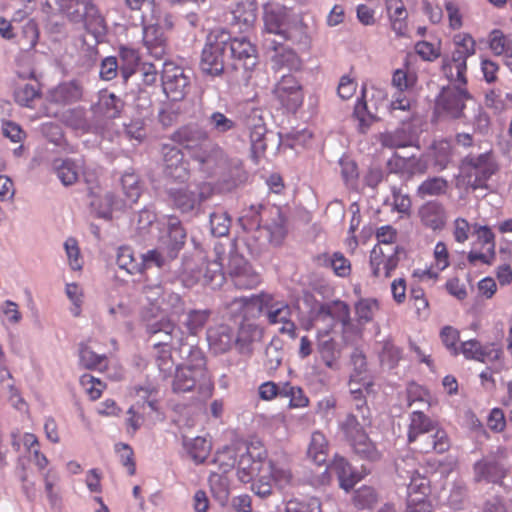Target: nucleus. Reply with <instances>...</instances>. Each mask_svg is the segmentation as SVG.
<instances>
[{
  "instance_id": "49530a36",
  "label": "nucleus",
  "mask_w": 512,
  "mask_h": 512,
  "mask_svg": "<svg viewBox=\"0 0 512 512\" xmlns=\"http://www.w3.org/2000/svg\"><path fill=\"white\" fill-rule=\"evenodd\" d=\"M79 364L88 370L103 369L107 366V358L104 354L95 353L88 345H79Z\"/></svg>"
},
{
  "instance_id": "c9c22d12",
  "label": "nucleus",
  "mask_w": 512,
  "mask_h": 512,
  "mask_svg": "<svg viewBox=\"0 0 512 512\" xmlns=\"http://www.w3.org/2000/svg\"><path fill=\"white\" fill-rule=\"evenodd\" d=\"M328 334L329 330H325L323 333L319 332L318 351L325 365L329 368H333L341 355V350L336 341L328 337Z\"/></svg>"
},
{
  "instance_id": "c03bdc74",
  "label": "nucleus",
  "mask_w": 512,
  "mask_h": 512,
  "mask_svg": "<svg viewBox=\"0 0 512 512\" xmlns=\"http://www.w3.org/2000/svg\"><path fill=\"white\" fill-rule=\"evenodd\" d=\"M353 451L362 459L376 461L380 458V452L375 444L368 438L367 434H360L356 438L349 441Z\"/></svg>"
},
{
  "instance_id": "0e129e2a",
  "label": "nucleus",
  "mask_w": 512,
  "mask_h": 512,
  "mask_svg": "<svg viewBox=\"0 0 512 512\" xmlns=\"http://www.w3.org/2000/svg\"><path fill=\"white\" fill-rule=\"evenodd\" d=\"M285 512H322L321 502L316 497L293 499L286 503Z\"/></svg>"
},
{
  "instance_id": "6e6d98bb",
  "label": "nucleus",
  "mask_w": 512,
  "mask_h": 512,
  "mask_svg": "<svg viewBox=\"0 0 512 512\" xmlns=\"http://www.w3.org/2000/svg\"><path fill=\"white\" fill-rule=\"evenodd\" d=\"M116 263L121 270L133 275L141 273L140 261L134 258L133 250L130 247L123 246L118 248Z\"/></svg>"
},
{
  "instance_id": "f704fd0d",
  "label": "nucleus",
  "mask_w": 512,
  "mask_h": 512,
  "mask_svg": "<svg viewBox=\"0 0 512 512\" xmlns=\"http://www.w3.org/2000/svg\"><path fill=\"white\" fill-rule=\"evenodd\" d=\"M82 165L72 159H55L53 169L63 185H73L79 177Z\"/></svg>"
},
{
  "instance_id": "ea45409f",
  "label": "nucleus",
  "mask_w": 512,
  "mask_h": 512,
  "mask_svg": "<svg viewBox=\"0 0 512 512\" xmlns=\"http://www.w3.org/2000/svg\"><path fill=\"white\" fill-rule=\"evenodd\" d=\"M436 429L439 427L427 415L421 411H414L410 416L408 442L414 443L422 433L432 432Z\"/></svg>"
},
{
  "instance_id": "412c9836",
  "label": "nucleus",
  "mask_w": 512,
  "mask_h": 512,
  "mask_svg": "<svg viewBox=\"0 0 512 512\" xmlns=\"http://www.w3.org/2000/svg\"><path fill=\"white\" fill-rule=\"evenodd\" d=\"M136 395L139 399L143 400V404L140 405L138 402L135 405H132L128 410L129 417L126 420L128 426V432L135 433L141 426L143 417L140 413L141 408H144V405L147 404L151 410H156V401L150 399L151 395L156 392V389L152 385L147 386H139L135 387Z\"/></svg>"
},
{
  "instance_id": "a19ab883",
  "label": "nucleus",
  "mask_w": 512,
  "mask_h": 512,
  "mask_svg": "<svg viewBox=\"0 0 512 512\" xmlns=\"http://www.w3.org/2000/svg\"><path fill=\"white\" fill-rule=\"evenodd\" d=\"M176 256H171V253L167 250L160 248L150 249L147 252L141 254V273L152 267L163 268Z\"/></svg>"
},
{
  "instance_id": "4be33fe9",
  "label": "nucleus",
  "mask_w": 512,
  "mask_h": 512,
  "mask_svg": "<svg viewBox=\"0 0 512 512\" xmlns=\"http://www.w3.org/2000/svg\"><path fill=\"white\" fill-rule=\"evenodd\" d=\"M264 46L267 50L275 54L271 57L272 62L277 67H287L289 70H298L301 62L295 51L283 47V42L276 38L266 37Z\"/></svg>"
},
{
  "instance_id": "423d86ee",
  "label": "nucleus",
  "mask_w": 512,
  "mask_h": 512,
  "mask_svg": "<svg viewBox=\"0 0 512 512\" xmlns=\"http://www.w3.org/2000/svg\"><path fill=\"white\" fill-rule=\"evenodd\" d=\"M229 33L225 30L213 31L207 37L202 49L200 69L204 74L220 76L224 72L226 59L228 58V46L226 41Z\"/></svg>"
},
{
  "instance_id": "0eeeda50",
  "label": "nucleus",
  "mask_w": 512,
  "mask_h": 512,
  "mask_svg": "<svg viewBox=\"0 0 512 512\" xmlns=\"http://www.w3.org/2000/svg\"><path fill=\"white\" fill-rule=\"evenodd\" d=\"M461 169L472 190L487 189V181L496 173L498 167L490 152L479 155L468 154L461 162Z\"/></svg>"
},
{
  "instance_id": "13d9d810",
  "label": "nucleus",
  "mask_w": 512,
  "mask_h": 512,
  "mask_svg": "<svg viewBox=\"0 0 512 512\" xmlns=\"http://www.w3.org/2000/svg\"><path fill=\"white\" fill-rule=\"evenodd\" d=\"M419 464L413 455L406 454L395 461V468L398 478L401 480L399 484H406L409 477H413L418 472Z\"/></svg>"
},
{
  "instance_id": "473e14b6",
  "label": "nucleus",
  "mask_w": 512,
  "mask_h": 512,
  "mask_svg": "<svg viewBox=\"0 0 512 512\" xmlns=\"http://www.w3.org/2000/svg\"><path fill=\"white\" fill-rule=\"evenodd\" d=\"M380 142L383 147L397 149L413 146L416 142V137L410 127L403 125L392 132L383 133L380 137Z\"/></svg>"
},
{
  "instance_id": "5701e85b",
  "label": "nucleus",
  "mask_w": 512,
  "mask_h": 512,
  "mask_svg": "<svg viewBox=\"0 0 512 512\" xmlns=\"http://www.w3.org/2000/svg\"><path fill=\"white\" fill-rule=\"evenodd\" d=\"M416 443L417 449L423 453L435 452L441 454L450 448V439L446 431L441 428L422 433L417 437Z\"/></svg>"
},
{
  "instance_id": "393cba45",
  "label": "nucleus",
  "mask_w": 512,
  "mask_h": 512,
  "mask_svg": "<svg viewBox=\"0 0 512 512\" xmlns=\"http://www.w3.org/2000/svg\"><path fill=\"white\" fill-rule=\"evenodd\" d=\"M207 340L214 353L222 354L235 345V334L228 325H219L207 331Z\"/></svg>"
},
{
  "instance_id": "8fccbe9b",
  "label": "nucleus",
  "mask_w": 512,
  "mask_h": 512,
  "mask_svg": "<svg viewBox=\"0 0 512 512\" xmlns=\"http://www.w3.org/2000/svg\"><path fill=\"white\" fill-rule=\"evenodd\" d=\"M157 310L166 316L178 318L185 312V303L180 295L167 290Z\"/></svg>"
},
{
  "instance_id": "a878e982",
  "label": "nucleus",
  "mask_w": 512,
  "mask_h": 512,
  "mask_svg": "<svg viewBox=\"0 0 512 512\" xmlns=\"http://www.w3.org/2000/svg\"><path fill=\"white\" fill-rule=\"evenodd\" d=\"M124 108V102L114 93L101 91L98 102L92 106L95 114L101 115L107 119H115L120 116Z\"/></svg>"
},
{
  "instance_id": "de8ad7c7",
  "label": "nucleus",
  "mask_w": 512,
  "mask_h": 512,
  "mask_svg": "<svg viewBox=\"0 0 512 512\" xmlns=\"http://www.w3.org/2000/svg\"><path fill=\"white\" fill-rule=\"evenodd\" d=\"M396 237L397 232L392 226H381L376 231L378 243L374 247H380L387 254H393L394 251L402 252L403 249L395 243Z\"/></svg>"
},
{
  "instance_id": "4c0bfd02",
  "label": "nucleus",
  "mask_w": 512,
  "mask_h": 512,
  "mask_svg": "<svg viewBox=\"0 0 512 512\" xmlns=\"http://www.w3.org/2000/svg\"><path fill=\"white\" fill-rule=\"evenodd\" d=\"M120 56V76L123 84L127 85L129 80L136 74L139 65V56L136 50L127 47H121Z\"/></svg>"
},
{
  "instance_id": "f3484780",
  "label": "nucleus",
  "mask_w": 512,
  "mask_h": 512,
  "mask_svg": "<svg viewBox=\"0 0 512 512\" xmlns=\"http://www.w3.org/2000/svg\"><path fill=\"white\" fill-rule=\"evenodd\" d=\"M161 152L165 176L178 182L186 181L189 178V168L181 150L165 144L162 146Z\"/></svg>"
},
{
  "instance_id": "cd10ccee",
  "label": "nucleus",
  "mask_w": 512,
  "mask_h": 512,
  "mask_svg": "<svg viewBox=\"0 0 512 512\" xmlns=\"http://www.w3.org/2000/svg\"><path fill=\"white\" fill-rule=\"evenodd\" d=\"M233 23L241 30L253 27L257 20V3L255 0H237L232 9Z\"/></svg>"
},
{
  "instance_id": "6ab92c4d",
  "label": "nucleus",
  "mask_w": 512,
  "mask_h": 512,
  "mask_svg": "<svg viewBox=\"0 0 512 512\" xmlns=\"http://www.w3.org/2000/svg\"><path fill=\"white\" fill-rule=\"evenodd\" d=\"M400 251L387 254L380 247H373L370 252V267L373 276L389 278L400 261Z\"/></svg>"
},
{
  "instance_id": "2f4dec72",
  "label": "nucleus",
  "mask_w": 512,
  "mask_h": 512,
  "mask_svg": "<svg viewBox=\"0 0 512 512\" xmlns=\"http://www.w3.org/2000/svg\"><path fill=\"white\" fill-rule=\"evenodd\" d=\"M268 298L266 303L257 307V314L265 312L269 323L277 324L291 318V308L284 302L274 301L270 294L264 293Z\"/></svg>"
},
{
  "instance_id": "3c124183",
  "label": "nucleus",
  "mask_w": 512,
  "mask_h": 512,
  "mask_svg": "<svg viewBox=\"0 0 512 512\" xmlns=\"http://www.w3.org/2000/svg\"><path fill=\"white\" fill-rule=\"evenodd\" d=\"M210 315L211 311L208 309L190 310L182 324L189 335L195 336L205 327Z\"/></svg>"
},
{
  "instance_id": "79ce46f5",
  "label": "nucleus",
  "mask_w": 512,
  "mask_h": 512,
  "mask_svg": "<svg viewBox=\"0 0 512 512\" xmlns=\"http://www.w3.org/2000/svg\"><path fill=\"white\" fill-rule=\"evenodd\" d=\"M389 165L396 170L406 172L410 175L422 174L426 171V163L420 158L411 155L409 157H401L397 153L389 161Z\"/></svg>"
},
{
  "instance_id": "9d476101",
  "label": "nucleus",
  "mask_w": 512,
  "mask_h": 512,
  "mask_svg": "<svg viewBox=\"0 0 512 512\" xmlns=\"http://www.w3.org/2000/svg\"><path fill=\"white\" fill-rule=\"evenodd\" d=\"M162 86L172 101L183 100L190 90L191 76L182 67L165 63L162 71Z\"/></svg>"
},
{
  "instance_id": "774afa93",
  "label": "nucleus",
  "mask_w": 512,
  "mask_h": 512,
  "mask_svg": "<svg viewBox=\"0 0 512 512\" xmlns=\"http://www.w3.org/2000/svg\"><path fill=\"white\" fill-rule=\"evenodd\" d=\"M40 96V90L37 84L26 83L18 86L14 91L15 101L26 107H30L32 101Z\"/></svg>"
},
{
  "instance_id": "dca6fc26",
  "label": "nucleus",
  "mask_w": 512,
  "mask_h": 512,
  "mask_svg": "<svg viewBox=\"0 0 512 512\" xmlns=\"http://www.w3.org/2000/svg\"><path fill=\"white\" fill-rule=\"evenodd\" d=\"M228 57L235 61L234 67L252 70L258 63L257 49L246 37L231 38L228 41Z\"/></svg>"
},
{
  "instance_id": "09e8293b",
  "label": "nucleus",
  "mask_w": 512,
  "mask_h": 512,
  "mask_svg": "<svg viewBox=\"0 0 512 512\" xmlns=\"http://www.w3.org/2000/svg\"><path fill=\"white\" fill-rule=\"evenodd\" d=\"M92 205L97 209L99 217L110 218L113 210H122L127 207L124 200L118 199L113 192H106L99 203L93 202Z\"/></svg>"
},
{
  "instance_id": "bb28decb",
  "label": "nucleus",
  "mask_w": 512,
  "mask_h": 512,
  "mask_svg": "<svg viewBox=\"0 0 512 512\" xmlns=\"http://www.w3.org/2000/svg\"><path fill=\"white\" fill-rule=\"evenodd\" d=\"M81 23H83L85 30L91 34L97 42L103 41L107 34L108 26L105 17L94 2L85 13V17H83Z\"/></svg>"
},
{
  "instance_id": "58836bf2",
  "label": "nucleus",
  "mask_w": 512,
  "mask_h": 512,
  "mask_svg": "<svg viewBox=\"0 0 512 512\" xmlns=\"http://www.w3.org/2000/svg\"><path fill=\"white\" fill-rule=\"evenodd\" d=\"M248 128L250 130L251 147L255 154H262L267 148V129L261 117L250 119Z\"/></svg>"
},
{
  "instance_id": "37998d69",
  "label": "nucleus",
  "mask_w": 512,
  "mask_h": 512,
  "mask_svg": "<svg viewBox=\"0 0 512 512\" xmlns=\"http://www.w3.org/2000/svg\"><path fill=\"white\" fill-rule=\"evenodd\" d=\"M267 475L272 482L279 488H285L293 482V475L287 463L278 461H269L267 466Z\"/></svg>"
},
{
  "instance_id": "a211bd4d",
  "label": "nucleus",
  "mask_w": 512,
  "mask_h": 512,
  "mask_svg": "<svg viewBox=\"0 0 512 512\" xmlns=\"http://www.w3.org/2000/svg\"><path fill=\"white\" fill-rule=\"evenodd\" d=\"M274 94L288 111H296L303 102L299 82L292 75H283L274 88Z\"/></svg>"
},
{
  "instance_id": "f03ea898",
  "label": "nucleus",
  "mask_w": 512,
  "mask_h": 512,
  "mask_svg": "<svg viewBox=\"0 0 512 512\" xmlns=\"http://www.w3.org/2000/svg\"><path fill=\"white\" fill-rule=\"evenodd\" d=\"M171 140L186 150L201 170L211 172L224 161V152L214 143L209 132L198 125H185L177 129Z\"/></svg>"
},
{
  "instance_id": "4d7b16f0",
  "label": "nucleus",
  "mask_w": 512,
  "mask_h": 512,
  "mask_svg": "<svg viewBox=\"0 0 512 512\" xmlns=\"http://www.w3.org/2000/svg\"><path fill=\"white\" fill-rule=\"evenodd\" d=\"M408 498L418 496L420 499H426L430 492L429 480L418 472L409 477L406 484Z\"/></svg>"
},
{
  "instance_id": "20e7f679",
  "label": "nucleus",
  "mask_w": 512,
  "mask_h": 512,
  "mask_svg": "<svg viewBox=\"0 0 512 512\" xmlns=\"http://www.w3.org/2000/svg\"><path fill=\"white\" fill-rule=\"evenodd\" d=\"M191 356L196 360L195 364H187L176 368L172 382L174 393H186L194 388L198 389L199 394L206 398L212 393V382L206 369V362L203 354L198 349L189 346Z\"/></svg>"
},
{
  "instance_id": "bf43d9fd",
  "label": "nucleus",
  "mask_w": 512,
  "mask_h": 512,
  "mask_svg": "<svg viewBox=\"0 0 512 512\" xmlns=\"http://www.w3.org/2000/svg\"><path fill=\"white\" fill-rule=\"evenodd\" d=\"M448 182L442 177H433L425 180L417 189V194L421 198L427 196H438L446 192Z\"/></svg>"
},
{
  "instance_id": "7ed1b4c3",
  "label": "nucleus",
  "mask_w": 512,
  "mask_h": 512,
  "mask_svg": "<svg viewBox=\"0 0 512 512\" xmlns=\"http://www.w3.org/2000/svg\"><path fill=\"white\" fill-rule=\"evenodd\" d=\"M264 27L267 34H273L279 41H290L301 50H308L311 37L308 26L300 15L293 13L285 6L268 3L264 6Z\"/></svg>"
},
{
  "instance_id": "864d4df0",
  "label": "nucleus",
  "mask_w": 512,
  "mask_h": 512,
  "mask_svg": "<svg viewBox=\"0 0 512 512\" xmlns=\"http://www.w3.org/2000/svg\"><path fill=\"white\" fill-rule=\"evenodd\" d=\"M209 225L213 236L223 237L229 233L231 218L226 211L219 209L209 215Z\"/></svg>"
},
{
  "instance_id": "69168bd1",
  "label": "nucleus",
  "mask_w": 512,
  "mask_h": 512,
  "mask_svg": "<svg viewBox=\"0 0 512 512\" xmlns=\"http://www.w3.org/2000/svg\"><path fill=\"white\" fill-rule=\"evenodd\" d=\"M378 310V303L375 299H361L355 304V313L357 321L360 324H366L373 320L375 312Z\"/></svg>"
},
{
  "instance_id": "e2e57ef3",
  "label": "nucleus",
  "mask_w": 512,
  "mask_h": 512,
  "mask_svg": "<svg viewBox=\"0 0 512 512\" xmlns=\"http://www.w3.org/2000/svg\"><path fill=\"white\" fill-rule=\"evenodd\" d=\"M226 272L223 271V264L218 261L208 263L204 279L205 283L213 289L220 288L226 280Z\"/></svg>"
},
{
  "instance_id": "9b49d317",
  "label": "nucleus",
  "mask_w": 512,
  "mask_h": 512,
  "mask_svg": "<svg viewBox=\"0 0 512 512\" xmlns=\"http://www.w3.org/2000/svg\"><path fill=\"white\" fill-rule=\"evenodd\" d=\"M226 273L233 285L238 289H253L257 287L261 281L260 275L256 273L244 257L237 252H231L229 254Z\"/></svg>"
},
{
  "instance_id": "f257e3e1",
  "label": "nucleus",
  "mask_w": 512,
  "mask_h": 512,
  "mask_svg": "<svg viewBox=\"0 0 512 512\" xmlns=\"http://www.w3.org/2000/svg\"><path fill=\"white\" fill-rule=\"evenodd\" d=\"M456 48L451 56H444L442 61V70L450 82L458 85L444 87L437 100L436 111L444 113L452 118H459L463 114L465 100L470 99V94L463 88L467 83L465 74L467 70V58L475 53V42L469 35H464L455 39Z\"/></svg>"
},
{
  "instance_id": "f8f14e48",
  "label": "nucleus",
  "mask_w": 512,
  "mask_h": 512,
  "mask_svg": "<svg viewBox=\"0 0 512 512\" xmlns=\"http://www.w3.org/2000/svg\"><path fill=\"white\" fill-rule=\"evenodd\" d=\"M265 212L266 208L263 205H251L238 219V223L244 231H257L263 227L270 235H282L284 230V220L281 216L280 210L275 208L270 211V214H275L277 216V221L273 224L262 225L263 213Z\"/></svg>"
},
{
  "instance_id": "603ef678",
  "label": "nucleus",
  "mask_w": 512,
  "mask_h": 512,
  "mask_svg": "<svg viewBox=\"0 0 512 512\" xmlns=\"http://www.w3.org/2000/svg\"><path fill=\"white\" fill-rule=\"evenodd\" d=\"M121 185L126 196L127 206L136 203L141 195V187L139 185L138 176L133 172H125L121 177Z\"/></svg>"
},
{
  "instance_id": "052dcab7",
  "label": "nucleus",
  "mask_w": 512,
  "mask_h": 512,
  "mask_svg": "<svg viewBox=\"0 0 512 512\" xmlns=\"http://www.w3.org/2000/svg\"><path fill=\"white\" fill-rule=\"evenodd\" d=\"M378 501L374 488L362 486L354 492L353 503L360 510L371 509Z\"/></svg>"
},
{
  "instance_id": "a18cd8bd",
  "label": "nucleus",
  "mask_w": 512,
  "mask_h": 512,
  "mask_svg": "<svg viewBox=\"0 0 512 512\" xmlns=\"http://www.w3.org/2000/svg\"><path fill=\"white\" fill-rule=\"evenodd\" d=\"M328 442L323 433L315 431L311 435V441L308 447V457L317 465L326 463Z\"/></svg>"
},
{
  "instance_id": "2eb2a0df",
  "label": "nucleus",
  "mask_w": 512,
  "mask_h": 512,
  "mask_svg": "<svg viewBox=\"0 0 512 512\" xmlns=\"http://www.w3.org/2000/svg\"><path fill=\"white\" fill-rule=\"evenodd\" d=\"M266 451L254 445L247 447L246 451L239 455L237 462V476L243 483H249L260 476L265 465Z\"/></svg>"
},
{
  "instance_id": "c85d7f7f",
  "label": "nucleus",
  "mask_w": 512,
  "mask_h": 512,
  "mask_svg": "<svg viewBox=\"0 0 512 512\" xmlns=\"http://www.w3.org/2000/svg\"><path fill=\"white\" fill-rule=\"evenodd\" d=\"M419 216L424 226L432 230H440L446 223V213L442 204L427 202L419 209Z\"/></svg>"
},
{
  "instance_id": "680f3d73",
  "label": "nucleus",
  "mask_w": 512,
  "mask_h": 512,
  "mask_svg": "<svg viewBox=\"0 0 512 512\" xmlns=\"http://www.w3.org/2000/svg\"><path fill=\"white\" fill-rule=\"evenodd\" d=\"M188 452L191 458L197 463H203L209 456L211 444L208 440L202 437H196L186 443Z\"/></svg>"
},
{
  "instance_id": "ddd939ff",
  "label": "nucleus",
  "mask_w": 512,
  "mask_h": 512,
  "mask_svg": "<svg viewBox=\"0 0 512 512\" xmlns=\"http://www.w3.org/2000/svg\"><path fill=\"white\" fill-rule=\"evenodd\" d=\"M508 469L503 454L483 457L473 465V479L475 482L501 484L507 476Z\"/></svg>"
},
{
  "instance_id": "b1692460",
  "label": "nucleus",
  "mask_w": 512,
  "mask_h": 512,
  "mask_svg": "<svg viewBox=\"0 0 512 512\" xmlns=\"http://www.w3.org/2000/svg\"><path fill=\"white\" fill-rule=\"evenodd\" d=\"M459 352H461L466 359L483 363L487 361H496L501 355L500 349L495 348L493 345L482 346L474 339L463 342L460 346Z\"/></svg>"
},
{
  "instance_id": "c756f323",
  "label": "nucleus",
  "mask_w": 512,
  "mask_h": 512,
  "mask_svg": "<svg viewBox=\"0 0 512 512\" xmlns=\"http://www.w3.org/2000/svg\"><path fill=\"white\" fill-rule=\"evenodd\" d=\"M93 2V0H55L59 13L72 23L82 22Z\"/></svg>"
},
{
  "instance_id": "4468645a",
  "label": "nucleus",
  "mask_w": 512,
  "mask_h": 512,
  "mask_svg": "<svg viewBox=\"0 0 512 512\" xmlns=\"http://www.w3.org/2000/svg\"><path fill=\"white\" fill-rule=\"evenodd\" d=\"M159 228L158 244L163 250L169 251L171 256H177L186 241V231L178 217L170 215L164 218Z\"/></svg>"
},
{
  "instance_id": "338daca9",
  "label": "nucleus",
  "mask_w": 512,
  "mask_h": 512,
  "mask_svg": "<svg viewBox=\"0 0 512 512\" xmlns=\"http://www.w3.org/2000/svg\"><path fill=\"white\" fill-rule=\"evenodd\" d=\"M281 397L289 398L290 406L294 408L305 407L309 402L303 390L298 386H292L290 383L281 385Z\"/></svg>"
},
{
  "instance_id": "5fc2aeb1",
  "label": "nucleus",
  "mask_w": 512,
  "mask_h": 512,
  "mask_svg": "<svg viewBox=\"0 0 512 512\" xmlns=\"http://www.w3.org/2000/svg\"><path fill=\"white\" fill-rule=\"evenodd\" d=\"M258 330L251 324H242L237 335H235V346L242 354L251 353V345L258 336Z\"/></svg>"
},
{
  "instance_id": "7c9ffc66",
  "label": "nucleus",
  "mask_w": 512,
  "mask_h": 512,
  "mask_svg": "<svg viewBox=\"0 0 512 512\" xmlns=\"http://www.w3.org/2000/svg\"><path fill=\"white\" fill-rule=\"evenodd\" d=\"M330 473L336 474L339 485L345 491H349L359 480L348 461L341 456H336L328 466Z\"/></svg>"
},
{
  "instance_id": "1a4fd4ad",
  "label": "nucleus",
  "mask_w": 512,
  "mask_h": 512,
  "mask_svg": "<svg viewBox=\"0 0 512 512\" xmlns=\"http://www.w3.org/2000/svg\"><path fill=\"white\" fill-rule=\"evenodd\" d=\"M167 193L173 206L182 214H196L200 210L201 203L211 196L212 188L208 184H203L196 191L188 188H170Z\"/></svg>"
},
{
  "instance_id": "6e6552de",
  "label": "nucleus",
  "mask_w": 512,
  "mask_h": 512,
  "mask_svg": "<svg viewBox=\"0 0 512 512\" xmlns=\"http://www.w3.org/2000/svg\"><path fill=\"white\" fill-rule=\"evenodd\" d=\"M316 318L318 321L326 323L330 329L339 322L345 344L353 343V337L359 335L358 329L351 323L350 307L344 301L333 300L323 303L317 311Z\"/></svg>"
},
{
  "instance_id": "aec40b11",
  "label": "nucleus",
  "mask_w": 512,
  "mask_h": 512,
  "mask_svg": "<svg viewBox=\"0 0 512 512\" xmlns=\"http://www.w3.org/2000/svg\"><path fill=\"white\" fill-rule=\"evenodd\" d=\"M84 87L78 80L64 81L49 91L50 102L59 105H70L80 101L83 97Z\"/></svg>"
},
{
  "instance_id": "39448f33",
  "label": "nucleus",
  "mask_w": 512,
  "mask_h": 512,
  "mask_svg": "<svg viewBox=\"0 0 512 512\" xmlns=\"http://www.w3.org/2000/svg\"><path fill=\"white\" fill-rule=\"evenodd\" d=\"M146 331L151 335H161V339L155 344V347L160 348L156 355V365L163 378H167L171 375L174 362L172 360L171 352L167 347L168 344H180L182 345L183 338L179 336L182 334L173 322V320L161 317L159 320L148 321L146 324Z\"/></svg>"
},
{
  "instance_id": "72a5a7b5",
  "label": "nucleus",
  "mask_w": 512,
  "mask_h": 512,
  "mask_svg": "<svg viewBox=\"0 0 512 512\" xmlns=\"http://www.w3.org/2000/svg\"><path fill=\"white\" fill-rule=\"evenodd\" d=\"M267 299L268 298L264 295V293L253 295L251 297L234 298L226 304V309L228 310V313L231 317H236L243 312L245 315H247L250 313V310L257 311V307L265 304Z\"/></svg>"
},
{
  "instance_id": "e433bc0d",
  "label": "nucleus",
  "mask_w": 512,
  "mask_h": 512,
  "mask_svg": "<svg viewBox=\"0 0 512 512\" xmlns=\"http://www.w3.org/2000/svg\"><path fill=\"white\" fill-rule=\"evenodd\" d=\"M208 132L216 136L225 135L236 129L237 123L220 111H213L205 117Z\"/></svg>"
}]
</instances>
